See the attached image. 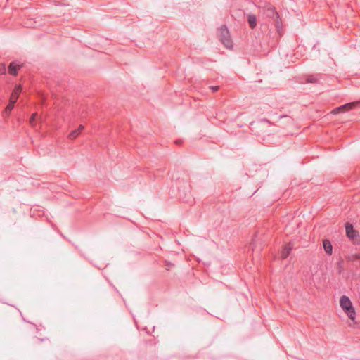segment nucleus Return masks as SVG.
Masks as SVG:
<instances>
[{
  "label": "nucleus",
  "instance_id": "5",
  "mask_svg": "<svg viewBox=\"0 0 360 360\" xmlns=\"http://www.w3.org/2000/svg\"><path fill=\"white\" fill-rule=\"evenodd\" d=\"M21 66L20 64L17 63L15 61L11 63L8 68V73L13 76L17 75L18 70L20 69Z\"/></svg>",
  "mask_w": 360,
  "mask_h": 360
},
{
  "label": "nucleus",
  "instance_id": "19",
  "mask_svg": "<svg viewBox=\"0 0 360 360\" xmlns=\"http://www.w3.org/2000/svg\"><path fill=\"white\" fill-rule=\"evenodd\" d=\"M263 121L264 122H269L266 119H264Z\"/></svg>",
  "mask_w": 360,
  "mask_h": 360
},
{
  "label": "nucleus",
  "instance_id": "8",
  "mask_svg": "<svg viewBox=\"0 0 360 360\" xmlns=\"http://www.w3.org/2000/svg\"><path fill=\"white\" fill-rule=\"evenodd\" d=\"M321 78L320 75H309L306 77V82L308 83H318Z\"/></svg>",
  "mask_w": 360,
  "mask_h": 360
},
{
  "label": "nucleus",
  "instance_id": "11",
  "mask_svg": "<svg viewBox=\"0 0 360 360\" xmlns=\"http://www.w3.org/2000/svg\"><path fill=\"white\" fill-rule=\"evenodd\" d=\"M83 129H84V126L82 124L79 125V127L77 129L73 130L70 132V134H69V138L71 139H75L81 133V131Z\"/></svg>",
  "mask_w": 360,
  "mask_h": 360
},
{
  "label": "nucleus",
  "instance_id": "7",
  "mask_svg": "<svg viewBox=\"0 0 360 360\" xmlns=\"http://www.w3.org/2000/svg\"><path fill=\"white\" fill-rule=\"evenodd\" d=\"M248 22L252 29H254L257 25L256 15L252 13L248 14Z\"/></svg>",
  "mask_w": 360,
  "mask_h": 360
},
{
  "label": "nucleus",
  "instance_id": "2",
  "mask_svg": "<svg viewBox=\"0 0 360 360\" xmlns=\"http://www.w3.org/2000/svg\"><path fill=\"white\" fill-rule=\"evenodd\" d=\"M219 39L220 41L227 48L232 49L233 42L231 39L230 33L226 26H221L219 30Z\"/></svg>",
  "mask_w": 360,
  "mask_h": 360
},
{
  "label": "nucleus",
  "instance_id": "12",
  "mask_svg": "<svg viewBox=\"0 0 360 360\" xmlns=\"http://www.w3.org/2000/svg\"><path fill=\"white\" fill-rule=\"evenodd\" d=\"M20 91H21V89H20V86H16L15 88V89L13 90V91L11 94V98H12L13 101H15L16 102L18 95L20 94Z\"/></svg>",
  "mask_w": 360,
  "mask_h": 360
},
{
  "label": "nucleus",
  "instance_id": "13",
  "mask_svg": "<svg viewBox=\"0 0 360 360\" xmlns=\"http://www.w3.org/2000/svg\"><path fill=\"white\" fill-rule=\"evenodd\" d=\"M36 117H37V113H34L32 115L31 117L30 118V124L33 127H34L35 124H36Z\"/></svg>",
  "mask_w": 360,
  "mask_h": 360
},
{
  "label": "nucleus",
  "instance_id": "18",
  "mask_svg": "<svg viewBox=\"0 0 360 360\" xmlns=\"http://www.w3.org/2000/svg\"><path fill=\"white\" fill-rule=\"evenodd\" d=\"M344 225H347V226H349V225H354L353 223H351L349 221H347L346 222Z\"/></svg>",
  "mask_w": 360,
  "mask_h": 360
},
{
  "label": "nucleus",
  "instance_id": "15",
  "mask_svg": "<svg viewBox=\"0 0 360 360\" xmlns=\"http://www.w3.org/2000/svg\"><path fill=\"white\" fill-rule=\"evenodd\" d=\"M6 72V68L4 64H0V75H4Z\"/></svg>",
  "mask_w": 360,
  "mask_h": 360
},
{
  "label": "nucleus",
  "instance_id": "16",
  "mask_svg": "<svg viewBox=\"0 0 360 360\" xmlns=\"http://www.w3.org/2000/svg\"><path fill=\"white\" fill-rule=\"evenodd\" d=\"M210 89L213 91V92H216L218 91L219 89V86H210Z\"/></svg>",
  "mask_w": 360,
  "mask_h": 360
},
{
  "label": "nucleus",
  "instance_id": "6",
  "mask_svg": "<svg viewBox=\"0 0 360 360\" xmlns=\"http://www.w3.org/2000/svg\"><path fill=\"white\" fill-rule=\"evenodd\" d=\"M323 249L326 254L330 255L333 252V245L330 240L326 239L323 242Z\"/></svg>",
  "mask_w": 360,
  "mask_h": 360
},
{
  "label": "nucleus",
  "instance_id": "10",
  "mask_svg": "<svg viewBox=\"0 0 360 360\" xmlns=\"http://www.w3.org/2000/svg\"><path fill=\"white\" fill-rule=\"evenodd\" d=\"M15 103V101L12 100V98H10V102L8 105L6 106V109L4 111V116H8L10 114V112L12 110V109L14 108V103Z\"/></svg>",
  "mask_w": 360,
  "mask_h": 360
},
{
  "label": "nucleus",
  "instance_id": "17",
  "mask_svg": "<svg viewBox=\"0 0 360 360\" xmlns=\"http://www.w3.org/2000/svg\"><path fill=\"white\" fill-rule=\"evenodd\" d=\"M268 11H269V12H270V13H271V14H272V15H274L275 13H276L275 12V11H274V8L269 9V10H268Z\"/></svg>",
  "mask_w": 360,
  "mask_h": 360
},
{
  "label": "nucleus",
  "instance_id": "9",
  "mask_svg": "<svg viewBox=\"0 0 360 360\" xmlns=\"http://www.w3.org/2000/svg\"><path fill=\"white\" fill-rule=\"evenodd\" d=\"M292 249V246L290 245V244H288V245L285 246L281 253V256L282 259L287 258L289 255L290 254V252Z\"/></svg>",
  "mask_w": 360,
  "mask_h": 360
},
{
  "label": "nucleus",
  "instance_id": "3",
  "mask_svg": "<svg viewBox=\"0 0 360 360\" xmlns=\"http://www.w3.org/2000/svg\"><path fill=\"white\" fill-rule=\"evenodd\" d=\"M347 237L354 245H360V236L359 232L354 229V226H345Z\"/></svg>",
  "mask_w": 360,
  "mask_h": 360
},
{
  "label": "nucleus",
  "instance_id": "4",
  "mask_svg": "<svg viewBox=\"0 0 360 360\" xmlns=\"http://www.w3.org/2000/svg\"><path fill=\"white\" fill-rule=\"evenodd\" d=\"M356 105V103H354V102L348 103L342 105L340 107L336 108L335 109L333 110V112L334 114H336L338 112L349 111V110L352 109Z\"/></svg>",
  "mask_w": 360,
  "mask_h": 360
},
{
  "label": "nucleus",
  "instance_id": "14",
  "mask_svg": "<svg viewBox=\"0 0 360 360\" xmlns=\"http://www.w3.org/2000/svg\"><path fill=\"white\" fill-rule=\"evenodd\" d=\"M348 259L349 260H352V261L356 260V259H360V254L352 255L349 256L348 257Z\"/></svg>",
  "mask_w": 360,
  "mask_h": 360
},
{
  "label": "nucleus",
  "instance_id": "1",
  "mask_svg": "<svg viewBox=\"0 0 360 360\" xmlns=\"http://www.w3.org/2000/svg\"><path fill=\"white\" fill-rule=\"evenodd\" d=\"M340 304L348 317L354 321L356 317V312L349 297L346 295H342L340 300Z\"/></svg>",
  "mask_w": 360,
  "mask_h": 360
}]
</instances>
